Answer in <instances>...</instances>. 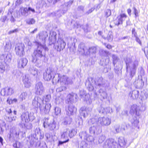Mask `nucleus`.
<instances>
[{"label": "nucleus", "instance_id": "864d4df0", "mask_svg": "<svg viewBox=\"0 0 148 148\" xmlns=\"http://www.w3.org/2000/svg\"><path fill=\"white\" fill-rule=\"evenodd\" d=\"M51 97L50 95H46L44 97V99L42 100H45V102H48L50 101V99Z\"/></svg>", "mask_w": 148, "mask_h": 148}, {"label": "nucleus", "instance_id": "ea45409f", "mask_svg": "<svg viewBox=\"0 0 148 148\" xmlns=\"http://www.w3.org/2000/svg\"><path fill=\"white\" fill-rule=\"evenodd\" d=\"M99 93L100 94L101 96L102 97L103 99H105L107 98V94L105 91L103 90L100 89L99 90Z\"/></svg>", "mask_w": 148, "mask_h": 148}, {"label": "nucleus", "instance_id": "e433bc0d", "mask_svg": "<svg viewBox=\"0 0 148 148\" xmlns=\"http://www.w3.org/2000/svg\"><path fill=\"white\" fill-rule=\"evenodd\" d=\"M100 128V126L98 125L95 126L94 125L93 127H90L89 128V131L90 132H93L94 133L99 130Z\"/></svg>", "mask_w": 148, "mask_h": 148}, {"label": "nucleus", "instance_id": "774afa93", "mask_svg": "<svg viewBox=\"0 0 148 148\" xmlns=\"http://www.w3.org/2000/svg\"><path fill=\"white\" fill-rule=\"evenodd\" d=\"M95 9V8H92L90 9L87 12L85 13V14L87 15L91 13L92 11H93Z\"/></svg>", "mask_w": 148, "mask_h": 148}, {"label": "nucleus", "instance_id": "69168bd1", "mask_svg": "<svg viewBox=\"0 0 148 148\" xmlns=\"http://www.w3.org/2000/svg\"><path fill=\"white\" fill-rule=\"evenodd\" d=\"M98 110L99 113H102L104 112L105 110L103 108L100 107L99 108Z\"/></svg>", "mask_w": 148, "mask_h": 148}, {"label": "nucleus", "instance_id": "2eb2a0df", "mask_svg": "<svg viewBox=\"0 0 148 148\" xmlns=\"http://www.w3.org/2000/svg\"><path fill=\"white\" fill-rule=\"evenodd\" d=\"M98 122L102 126H107L110 124L111 120L107 117H100L99 119Z\"/></svg>", "mask_w": 148, "mask_h": 148}, {"label": "nucleus", "instance_id": "4be33fe9", "mask_svg": "<svg viewBox=\"0 0 148 148\" xmlns=\"http://www.w3.org/2000/svg\"><path fill=\"white\" fill-rule=\"evenodd\" d=\"M39 38L42 43V45H44L45 43V39L48 36V34L47 32L43 31L40 32L39 34Z\"/></svg>", "mask_w": 148, "mask_h": 148}, {"label": "nucleus", "instance_id": "338daca9", "mask_svg": "<svg viewBox=\"0 0 148 148\" xmlns=\"http://www.w3.org/2000/svg\"><path fill=\"white\" fill-rule=\"evenodd\" d=\"M135 40L140 45H141L142 42L140 40V39L137 36L135 37Z\"/></svg>", "mask_w": 148, "mask_h": 148}, {"label": "nucleus", "instance_id": "a18cd8bd", "mask_svg": "<svg viewBox=\"0 0 148 148\" xmlns=\"http://www.w3.org/2000/svg\"><path fill=\"white\" fill-rule=\"evenodd\" d=\"M105 39H107L109 42H110L112 41V36L111 34V32H108V35L107 37Z\"/></svg>", "mask_w": 148, "mask_h": 148}, {"label": "nucleus", "instance_id": "6ab92c4d", "mask_svg": "<svg viewBox=\"0 0 148 148\" xmlns=\"http://www.w3.org/2000/svg\"><path fill=\"white\" fill-rule=\"evenodd\" d=\"M31 77L28 74L26 75L25 76L23 77V82L25 87L26 88H29L31 86Z\"/></svg>", "mask_w": 148, "mask_h": 148}, {"label": "nucleus", "instance_id": "c03bdc74", "mask_svg": "<svg viewBox=\"0 0 148 148\" xmlns=\"http://www.w3.org/2000/svg\"><path fill=\"white\" fill-rule=\"evenodd\" d=\"M55 113L56 115L60 114L61 113V108L58 107H56L55 109Z\"/></svg>", "mask_w": 148, "mask_h": 148}, {"label": "nucleus", "instance_id": "9b49d317", "mask_svg": "<svg viewBox=\"0 0 148 148\" xmlns=\"http://www.w3.org/2000/svg\"><path fill=\"white\" fill-rule=\"evenodd\" d=\"M66 114L68 116L73 115L75 113L76 111V108L73 105H69L66 107Z\"/></svg>", "mask_w": 148, "mask_h": 148}, {"label": "nucleus", "instance_id": "052dcab7", "mask_svg": "<svg viewBox=\"0 0 148 148\" xmlns=\"http://www.w3.org/2000/svg\"><path fill=\"white\" fill-rule=\"evenodd\" d=\"M11 45L10 41L7 42L5 47L8 49H10L11 48Z\"/></svg>", "mask_w": 148, "mask_h": 148}, {"label": "nucleus", "instance_id": "79ce46f5", "mask_svg": "<svg viewBox=\"0 0 148 148\" xmlns=\"http://www.w3.org/2000/svg\"><path fill=\"white\" fill-rule=\"evenodd\" d=\"M27 93L26 92H23L21 93L19 97L20 101H22L24 100L27 97Z\"/></svg>", "mask_w": 148, "mask_h": 148}, {"label": "nucleus", "instance_id": "1a4fd4ad", "mask_svg": "<svg viewBox=\"0 0 148 148\" xmlns=\"http://www.w3.org/2000/svg\"><path fill=\"white\" fill-rule=\"evenodd\" d=\"M24 45L23 44H18L16 45L15 48L16 54L20 56H23L24 55Z\"/></svg>", "mask_w": 148, "mask_h": 148}, {"label": "nucleus", "instance_id": "58836bf2", "mask_svg": "<svg viewBox=\"0 0 148 148\" xmlns=\"http://www.w3.org/2000/svg\"><path fill=\"white\" fill-rule=\"evenodd\" d=\"M17 100L16 99H11L10 97H8L7 99L6 102L7 103L10 105L16 103Z\"/></svg>", "mask_w": 148, "mask_h": 148}, {"label": "nucleus", "instance_id": "a211bd4d", "mask_svg": "<svg viewBox=\"0 0 148 148\" xmlns=\"http://www.w3.org/2000/svg\"><path fill=\"white\" fill-rule=\"evenodd\" d=\"M140 108L136 105L132 106L130 110V113L133 115H135L138 116L139 115Z\"/></svg>", "mask_w": 148, "mask_h": 148}, {"label": "nucleus", "instance_id": "c9c22d12", "mask_svg": "<svg viewBox=\"0 0 148 148\" xmlns=\"http://www.w3.org/2000/svg\"><path fill=\"white\" fill-rule=\"evenodd\" d=\"M112 58L113 64L114 65V66H115V64L119 60V58L115 54H113L112 55Z\"/></svg>", "mask_w": 148, "mask_h": 148}, {"label": "nucleus", "instance_id": "603ef678", "mask_svg": "<svg viewBox=\"0 0 148 148\" xmlns=\"http://www.w3.org/2000/svg\"><path fill=\"white\" fill-rule=\"evenodd\" d=\"M102 52L103 56H108L110 54V53L108 51H106L103 50Z\"/></svg>", "mask_w": 148, "mask_h": 148}, {"label": "nucleus", "instance_id": "39448f33", "mask_svg": "<svg viewBox=\"0 0 148 148\" xmlns=\"http://www.w3.org/2000/svg\"><path fill=\"white\" fill-rule=\"evenodd\" d=\"M19 129L12 127L10 129V134L8 137L10 140H15L19 137Z\"/></svg>", "mask_w": 148, "mask_h": 148}, {"label": "nucleus", "instance_id": "6e6552de", "mask_svg": "<svg viewBox=\"0 0 148 148\" xmlns=\"http://www.w3.org/2000/svg\"><path fill=\"white\" fill-rule=\"evenodd\" d=\"M44 103V100H42L40 97H35L32 101V105L34 108L36 109H38V107L40 109V107Z\"/></svg>", "mask_w": 148, "mask_h": 148}, {"label": "nucleus", "instance_id": "8fccbe9b", "mask_svg": "<svg viewBox=\"0 0 148 148\" xmlns=\"http://www.w3.org/2000/svg\"><path fill=\"white\" fill-rule=\"evenodd\" d=\"M13 146L16 148H21V143L18 142H16L15 143L13 144Z\"/></svg>", "mask_w": 148, "mask_h": 148}, {"label": "nucleus", "instance_id": "5701e85b", "mask_svg": "<svg viewBox=\"0 0 148 148\" xmlns=\"http://www.w3.org/2000/svg\"><path fill=\"white\" fill-rule=\"evenodd\" d=\"M28 60L26 58L18 59L17 61L18 66L19 68H23L26 66Z\"/></svg>", "mask_w": 148, "mask_h": 148}, {"label": "nucleus", "instance_id": "13d9d810", "mask_svg": "<svg viewBox=\"0 0 148 148\" xmlns=\"http://www.w3.org/2000/svg\"><path fill=\"white\" fill-rule=\"evenodd\" d=\"M105 14L107 17L110 16L111 14V10L109 9L107 10L106 11Z\"/></svg>", "mask_w": 148, "mask_h": 148}, {"label": "nucleus", "instance_id": "a878e982", "mask_svg": "<svg viewBox=\"0 0 148 148\" xmlns=\"http://www.w3.org/2000/svg\"><path fill=\"white\" fill-rule=\"evenodd\" d=\"M61 79L60 75L58 73L55 74L53 78V84H56L58 83L59 81H60V83L62 82L61 81H60Z\"/></svg>", "mask_w": 148, "mask_h": 148}, {"label": "nucleus", "instance_id": "473e14b6", "mask_svg": "<svg viewBox=\"0 0 148 148\" xmlns=\"http://www.w3.org/2000/svg\"><path fill=\"white\" fill-rule=\"evenodd\" d=\"M72 121V118L69 116L65 117L64 119L63 123L64 125H66L68 124H70Z\"/></svg>", "mask_w": 148, "mask_h": 148}, {"label": "nucleus", "instance_id": "680f3d73", "mask_svg": "<svg viewBox=\"0 0 148 148\" xmlns=\"http://www.w3.org/2000/svg\"><path fill=\"white\" fill-rule=\"evenodd\" d=\"M7 17L6 16H3L1 17L0 21L4 23L5 21L6 20Z\"/></svg>", "mask_w": 148, "mask_h": 148}, {"label": "nucleus", "instance_id": "f257e3e1", "mask_svg": "<svg viewBox=\"0 0 148 148\" xmlns=\"http://www.w3.org/2000/svg\"><path fill=\"white\" fill-rule=\"evenodd\" d=\"M36 45L37 47L34 49L32 54V61L38 64L41 62V58L45 56L43 49L48 50V49L45 45H42L39 42H36Z\"/></svg>", "mask_w": 148, "mask_h": 148}, {"label": "nucleus", "instance_id": "f03ea898", "mask_svg": "<svg viewBox=\"0 0 148 148\" xmlns=\"http://www.w3.org/2000/svg\"><path fill=\"white\" fill-rule=\"evenodd\" d=\"M56 34L54 32H51L50 33L49 38V44L51 45L53 44L54 45V47L58 51H60L65 48L66 43L62 38H59L56 42Z\"/></svg>", "mask_w": 148, "mask_h": 148}, {"label": "nucleus", "instance_id": "aec40b11", "mask_svg": "<svg viewBox=\"0 0 148 148\" xmlns=\"http://www.w3.org/2000/svg\"><path fill=\"white\" fill-rule=\"evenodd\" d=\"M95 84L97 87H100L104 86L105 82L102 77H97L95 80Z\"/></svg>", "mask_w": 148, "mask_h": 148}, {"label": "nucleus", "instance_id": "49530a36", "mask_svg": "<svg viewBox=\"0 0 148 148\" xmlns=\"http://www.w3.org/2000/svg\"><path fill=\"white\" fill-rule=\"evenodd\" d=\"M106 139V137L105 136L101 135L100 136L99 138L98 142L100 143H102Z\"/></svg>", "mask_w": 148, "mask_h": 148}, {"label": "nucleus", "instance_id": "bb28decb", "mask_svg": "<svg viewBox=\"0 0 148 148\" xmlns=\"http://www.w3.org/2000/svg\"><path fill=\"white\" fill-rule=\"evenodd\" d=\"M139 91L137 90H134L130 92L129 94V96L132 97L133 99H136L138 98L139 96Z\"/></svg>", "mask_w": 148, "mask_h": 148}, {"label": "nucleus", "instance_id": "4468645a", "mask_svg": "<svg viewBox=\"0 0 148 148\" xmlns=\"http://www.w3.org/2000/svg\"><path fill=\"white\" fill-rule=\"evenodd\" d=\"M14 92V91L12 88L7 87L3 89L1 93L2 95L8 96L11 95Z\"/></svg>", "mask_w": 148, "mask_h": 148}, {"label": "nucleus", "instance_id": "b1692460", "mask_svg": "<svg viewBox=\"0 0 148 148\" xmlns=\"http://www.w3.org/2000/svg\"><path fill=\"white\" fill-rule=\"evenodd\" d=\"M60 81L65 84H72L73 82L71 79L64 75L61 77Z\"/></svg>", "mask_w": 148, "mask_h": 148}, {"label": "nucleus", "instance_id": "09e8293b", "mask_svg": "<svg viewBox=\"0 0 148 148\" xmlns=\"http://www.w3.org/2000/svg\"><path fill=\"white\" fill-rule=\"evenodd\" d=\"M8 16H10V17H11L10 21L12 22H14L15 21V20L12 15V12H9L8 13Z\"/></svg>", "mask_w": 148, "mask_h": 148}, {"label": "nucleus", "instance_id": "37998d69", "mask_svg": "<svg viewBox=\"0 0 148 148\" xmlns=\"http://www.w3.org/2000/svg\"><path fill=\"white\" fill-rule=\"evenodd\" d=\"M79 136H80L81 138H83L84 139H86L87 137V135L86 132H83L80 133L79 134Z\"/></svg>", "mask_w": 148, "mask_h": 148}, {"label": "nucleus", "instance_id": "f8f14e48", "mask_svg": "<svg viewBox=\"0 0 148 148\" xmlns=\"http://www.w3.org/2000/svg\"><path fill=\"white\" fill-rule=\"evenodd\" d=\"M127 17V15L125 14H121L120 15L117 16L116 18L114 20V24L117 26L122 24L123 23V21L125 20Z\"/></svg>", "mask_w": 148, "mask_h": 148}, {"label": "nucleus", "instance_id": "bf43d9fd", "mask_svg": "<svg viewBox=\"0 0 148 148\" xmlns=\"http://www.w3.org/2000/svg\"><path fill=\"white\" fill-rule=\"evenodd\" d=\"M86 139L87 140L90 142H92L94 140L92 136H89L88 137H87Z\"/></svg>", "mask_w": 148, "mask_h": 148}, {"label": "nucleus", "instance_id": "f704fd0d", "mask_svg": "<svg viewBox=\"0 0 148 148\" xmlns=\"http://www.w3.org/2000/svg\"><path fill=\"white\" fill-rule=\"evenodd\" d=\"M85 85L89 91H92L93 90L94 87L90 83V79H87L85 83Z\"/></svg>", "mask_w": 148, "mask_h": 148}, {"label": "nucleus", "instance_id": "0eeeda50", "mask_svg": "<svg viewBox=\"0 0 148 148\" xmlns=\"http://www.w3.org/2000/svg\"><path fill=\"white\" fill-rule=\"evenodd\" d=\"M77 95L75 93H71L68 95L66 100V103L69 105L73 104L77 101Z\"/></svg>", "mask_w": 148, "mask_h": 148}, {"label": "nucleus", "instance_id": "4d7b16f0", "mask_svg": "<svg viewBox=\"0 0 148 148\" xmlns=\"http://www.w3.org/2000/svg\"><path fill=\"white\" fill-rule=\"evenodd\" d=\"M129 126V125H126L125 123H124L122 125L121 127L123 130H125L127 129Z\"/></svg>", "mask_w": 148, "mask_h": 148}, {"label": "nucleus", "instance_id": "a19ab883", "mask_svg": "<svg viewBox=\"0 0 148 148\" xmlns=\"http://www.w3.org/2000/svg\"><path fill=\"white\" fill-rule=\"evenodd\" d=\"M56 123L54 120H52V122L50 123V125L49 126V129L51 130H54L56 127Z\"/></svg>", "mask_w": 148, "mask_h": 148}, {"label": "nucleus", "instance_id": "423d86ee", "mask_svg": "<svg viewBox=\"0 0 148 148\" xmlns=\"http://www.w3.org/2000/svg\"><path fill=\"white\" fill-rule=\"evenodd\" d=\"M45 90V88L42 82H39L36 83L34 89L35 94L38 95H41L43 94Z\"/></svg>", "mask_w": 148, "mask_h": 148}, {"label": "nucleus", "instance_id": "393cba45", "mask_svg": "<svg viewBox=\"0 0 148 148\" xmlns=\"http://www.w3.org/2000/svg\"><path fill=\"white\" fill-rule=\"evenodd\" d=\"M78 50L82 54L86 55V49L85 48V44L84 43L81 42L79 45Z\"/></svg>", "mask_w": 148, "mask_h": 148}, {"label": "nucleus", "instance_id": "4c0bfd02", "mask_svg": "<svg viewBox=\"0 0 148 148\" xmlns=\"http://www.w3.org/2000/svg\"><path fill=\"white\" fill-rule=\"evenodd\" d=\"M67 132L70 138L74 136L76 134V132L74 129H72L71 130H69V129H67Z\"/></svg>", "mask_w": 148, "mask_h": 148}, {"label": "nucleus", "instance_id": "412c9836", "mask_svg": "<svg viewBox=\"0 0 148 148\" xmlns=\"http://www.w3.org/2000/svg\"><path fill=\"white\" fill-rule=\"evenodd\" d=\"M51 107L50 104H47L44 108V104L40 107V111L42 113L48 114L49 113Z\"/></svg>", "mask_w": 148, "mask_h": 148}, {"label": "nucleus", "instance_id": "e2e57ef3", "mask_svg": "<svg viewBox=\"0 0 148 148\" xmlns=\"http://www.w3.org/2000/svg\"><path fill=\"white\" fill-rule=\"evenodd\" d=\"M132 34L133 35L134 37L137 36V33L135 31V28H133L132 29Z\"/></svg>", "mask_w": 148, "mask_h": 148}, {"label": "nucleus", "instance_id": "3c124183", "mask_svg": "<svg viewBox=\"0 0 148 148\" xmlns=\"http://www.w3.org/2000/svg\"><path fill=\"white\" fill-rule=\"evenodd\" d=\"M35 22V20L33 18H31L27 20L26 23L29 24H34Z\"/></svg>", "mask_w": 148, "mask_h": 148}, {"label": "nucleus", "instance_id": "72a5a7b5", "mask_svg": "<svg viewBox=\"0 0 148 148\" xmlns=\"http://www.w3.org/2000/svg\"><path fill=\"white\" fill-rule=\"evenodd\" d=\"M19 11L21 12L22 15L25 16H27L29 14L28 9L27 8H21Z\"/></svg>", "mask_w": 148, "mask_h": 148}, {"label": "nucleus", "instance_id": "ddd939ff", "mask_svg": "<svg viewBox=\"0 0 148 148\" xmlns=\"http://www.w3.org/2000/svg\"><path fill=\"white\" fill-rule=\"evenodd\" d=\"M91 108L88 107L86 108L83 107L79 110V113L81 116H83L84 118L86 117L88 115V112L91 111Z\"/></svg>", "mask_w": 148, "mask_h": 148}, {"label": "nucleus", "instance_id": "6e6d98bb", "mask_svg": "<svg viewBox=\"0 0 148 148\" xmlns=\"http://www.w3.org/2000/svg\"><path fill=\"white\" fill-rule=\"evenodd\" d=\"M73 2V0H70L69 2L65 3V5L67 7H70L72 5Z\"/></svg>", "mask_w": 148, "mask_h": 148}, {"label": "nucleus", "instance_id": "7c9ffc66", "mask_svg": "<svg viewBox=\"0 0 148 148\" xmlns=\"http://www.w3.org/2000/svg\"><path fill=\"white\" fill-rule=\"evenodd\" d=\"M29 71L30 74L34 76L37 77L38 75V70L34 67H30Z\"/></svg>", "mask_w": 148, "mask_h": 148}, {"label": "nucleus", "instance_id": "20e7f679", "mask_svg": "<svg viewBox=\"0 0 148 148\" xmlns=\"http://www.w3.org/2000/svg\"><path fill=\"white\" fill-rule=\"evenodd\" d=\"M20 117L21 121L19 123V125L22 128L25 127V123H28L29 121H32L34 119L33 114L32 113H29L27 112L22 113Z\"/></svg>", "mask_w": 148, "mask_h": 148}, {"label": "nucleus", "instance_id": "c85d7f7f", "mask_svg": "<svg viewBox=\"0 0 148 148\" xmlns=\"http://www.w3.org/2000/svg\"><path fill=\"white\" fill-rule=\"evenodd\" d=\"M67 132V129L64 130L62 134H61V139L64 140H68V142L69 141L68 136H69Z\"/></svg>", "mask_w": 148, "mask_h": 148}, {"label": "nucleus", "instance_id": "9d476101", "mask_svg": "<svg viewBox=\"0 0 148 148\" xmlns=\"http://www.w3.org/2000/svg\"><path fill=\"white\" fill-rule=\"evenodd\" d=\"M53 70L50 67L47 68L43 73V78L46 81H49L52 78Z\"/></svg>", "mask_w": 148, "mask_h": 148}, {"label": "nucleus", "instance_id": "2f4dec72", "mask_svg": "<svg viewBox=\"0 0 148 148\" xmlns=\"http://www.w3.org/2000/svg\"><path fill=\"white\" fill-rule=\"evenodd\" d=\"M96 48L94 47H92L88 49L87 50L86 53V55H90V54H94L96 53Z\"/></svg>", "mask_w": 148, "mask_h": 148}, {"label": "nucleus", "instance_id": "f3484780", "mask_svg": "<svg viewBox=\"0 0 148 148\" xmlns=\"http://www.w3.org/2000/svg\"><path fill=\"white\" fill-rule=\"evenodd\" d=\"M134 84L138 88H142L144 84V82L143 81L142 76H138V78L136 79V80L134 82Z\"/></svg>", "mask_w": 148, "mask_h": 148}, {"label": "nucleus", "instance_id": "7ed1b4c3", "mask_svg": "<svg viewBox=\"0 0 148 148\" xmlns=\"http://www.w3.org/2000/svg\"><path fill=\"white\" fill-rule=\"evenodd\" d=\"M125 63L127 69L129 70L130 76L132 78L136 74L138 65V61L136 59L133 60L132 58H127L125 61Z\"/></svg>", "mask_w": 148, "mask_h": 148}, {"label": "nucleus", "instance_id": "de8ad7c7", "mask_svg": "<svg viewBox=\"0 0 148 148\" xmlns=\"http://www.w3.org/2000/svg\"><path fill=\"white\" fill-rule=\"evenodd\" d=\"M133 9L134 10V13L135 15V17L138 16V14L140 12L139 11H138L135 7H133Z\"/></svg>", "mask_w": 148, "mask_h": 148}, {"label": "nucleus", "instance_id": "dca6fc26", "mask_svg": "<svg viewBox=\"0 0 148 148\" xmlns=\"http://www.w3.org/2000/svg\"><path fill=\"white\" fill-rule=\"evenodd\" d=\"M126 143L124 140H122L121 139L119 140V142H117L115 141L113 143L111 148H120L121 147H123L125 146Z\"/></svg>", "mask_w": 148, "mask_h": 148}, {"label": "nucleus", "instance_id": "cd10ccee", "mask_svg": "<svg viewBox=\"0 0 148 148\" xmlns=\"http://www.w3.org/2000/svg\"><path fill=\"white\" fill-rule=\"evenodd\" d=\"M114 141V140L112 138L107 139L104 143V146L105 147L111 148Z\"/></svg>", "mask_w": 148, "mask_h": 148}, {"label": "nucleus", "instance_id": "5fc2aeb1", "mask_svg": "<svg viewBox=\"0 0 148 148\" xmlns=\"http://www.w3.org/2000/svg\"><path fill=\"white\" fill-rule=\"evenodd\" d=\"M56 103L57 104H59L63 101V99L60 97L56 98Z\"/></svg>", "mask_w": 148, "mask_h": 148}, {"label": "nucleus", "instance_id": "c756f323", "mask_svg": "<svg viewBox=\"0 0 148 148\" xmlns=\"http://www.w3.org/2000/svg\"><path fill=\"white\" fill-rule=\"evenodd\" d=\"M52 120L50 119L49 118H45L44 120H43L44 122L43 126L45 128H47L49 127L52 122Z\"/></svg>", "mask_w": 148, "mask_h": 148}, {"label": "nucleus", "instance_id": "0e129e2a", "mask_svg": "<svg viewBox=\"0 0 148 148\" xmlns=\"http://www.w3.org/2000/svg\"><path fill=\"white\" fill-rule=\"evenodd\" d=\"M145 55L148 59V47H145L144 50Z\"/></svg>", "mask_w": 148, "mask_h": 148}]
</instances>
